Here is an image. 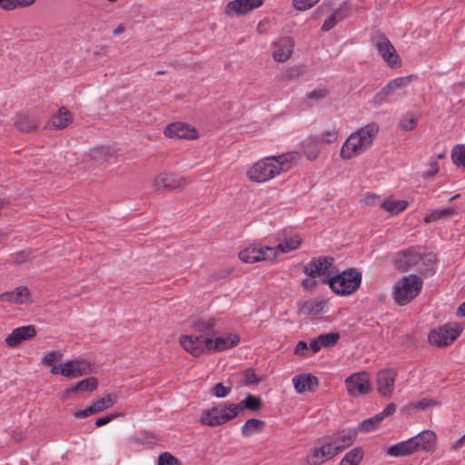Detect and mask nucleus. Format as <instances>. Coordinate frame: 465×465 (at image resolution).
Here are the masks:
<instances>
[{
    "mask_svg": "<svg viewBox=\"0 0 465 465\" xmlns=\"http://www.w3.org/2000/svg\"><path fill=\"white\" fill-rule=\"evenodd\" d=\"M293 51V41L290 37H282L272 43V57L276 62H286Z\"/></svg>",
    "mask_w": 465,
    "mask_h": 465,
    "instance_id": "nucleus-16",
    "label": "nucleus"
},
{
    "mask_svg": "<svg viewBox=\"0 0 465 465\" xmlns=\"http://www.w3.org/2000/svg\"><path fill=\"white\" fill-rule=\"evenodd\" d=\"M95 414L93 405L91 404L84 410H79L74 413V417L77 419H83L90 415Z\"/></svg>",
    "mask_w": 465,
    "mask_h": 465,
    "instance_id": "nucleus-57",
    "label": "nucleus"
},
{
    "mask_svg": "<svg viewBox=\"0 0 465 465\" xmlns=\"http://www.w3.org/2000/svg\"><path fill=\"white\" fill-rule=\"evenodd\" d=\"M238 415L235 404H221L204 411L201 416L202 423L215 427L224 424Z\"/></svg>",
    "mask_w": 465,
    "mask_h": 465,
    "instance_id": "nucleus-5",
    "label": "nucleus"
},
{
    "mask_svg": "<svg viewBox=\"0 0 465 465\" xmlns=\"http://www.w3.org/2000/svg\"><path fill=\"white\" fill-rule=\"evenodd\" d=\"M381 91L388 96H391L394 94L396 89L394 84L390 81L382 89Z\"/></svg>",
    "mask_w": 465,
    "mask_h": 465,
    "instance_id": "nucleus-62",
    "label": "nucleus"
},
{
    "mask_svg": "<svg viewBox=\"0 0 465 465\" xmlns=\"http://www.w3.org/2000/svg\"><path fill=\"white\" fill-rule=\"evenodd\" d=\"M265 422L258 419L247 420L242 427V433L244 437H250L263 430Z\"/></svg>",
    "mask_w": 465,
    "mask_h": 465,
    "instance_id": "nucleus-34",
    "label": "nucleus"
},
{
    "mask_svg": "<svg viewBox=\"0 0 465 465\" xmlns=\"http://www.w3.org/2000/svg\"><path fill=\"white\" fill-rule=\"evenodd\" d=\"M330 92L327 88H317L306 94L307 99L313 100L315 102L322 101L329 95Z\"/></svg>",
    "mask_w": 465,
    "mask_h": 465,
    "instance_id": "nucleus-47",
    "label": "nucleus"
},
{
    "mask_svg": "<svg viewBox=\"0 0 465 465\" xmlns=\"http://www.w3.org/2000/svg\"><path fill=\"white\" fill-rule=\"evenodd\" d=\"M35 334L36 331L33 325L18 327L14 329L9 336L6 337L5 343L9 347H16L22 341L35 337Z\"/></svg>",
    "mask_w": 465,
    "mask_h": 465,
    "instance_id": "nucleus-19",
    "label": "nucleus"
},
{
    "mask_svg": "<svg viewBox=\"0 0 465 465\" xmlns=\"http://www.w3.org/2000/svg\"><path fill=\"white\" fill-rule=\"evenodd\" d=\"M300 159V153L291 151L280 155H272L257 162L247 172L250 180L256 183L267 182L289 169V163Z\"/></svg>",
    "mask_w": 465,
    "mask_h": 465,
    "instance_id": "nucleus-1",
    "label": "nucleus"
},
{
    "mask_svg": "<svg viewBox=\"0 0 465 465\" xmlns=\"http://www.w3.org/2000/svg\"><path fill=\"white\" fill-rule=\"evenodd\" d=\"M320 143L321 138H317L316 136H310L301 143L306 157L310 161H313L318 157L320 153Z\"/></svg>",
    "mask_w": 465,
    "mask_h": 465,
    "instance_id": "nucleus-28",
    "label": "nucleus"
},
{
    "mask_svg": "<svg viewBox=\"0 0 465 465\" xmlns=\"http://www.w3.org/2000/svg\"><path fill=\"white\" fill-rule=\"evenodd\" d=\"M16 126L20 131L29 133L38 127V123L35 118L23 116L16 122Z\"/></svg>",
    "mask_w": 465,
    "mask_h": 465,
    "instance_id": "nucleus-42",
    "label": "nucleus"
},
{
    "mask_svg": "<svg viewBox=\"0 0 465 465\" xmlns=\"http://www.w3.org/2000/svg\"><path fill=\"white\" fill-rule=\"evenodd\" d=\"M90 155L94 160L98 162H110L111 159L114 157L115 152L112 147L108 145H103L92 149Z\"/></svg>",
    "mask_w": 465,
    "mask_h": 465,
    "instance_id": "nucleus-30",
    "label": "nucleus"
},
{
    "mask_svg": "<svg viewBox=\"0 0 465 465\" xmlns=\"http://www.w3.org/2000/svg\"><path fill=\"white\" fill-rule=\"evenodd\" d=\"M463 326L457 322H448L432 330L429 334V341L437 347L451 344L460 334Z\"/></svg>",
    "mask_w": 465,
    "mask_h": 465,
    "instance_id": "nucleus-6",
    "label": "nucleus"
},
{
    "mask_svg": "<svg viewBox=\"0 0 465 465\" xmlns=\"http://www.w3.org/2000/svg\"><path fill=\"white\" fill-rule=\"evenodd\" d=\"M322 282L328 283L333 292L346 296L358 291L361 282V273L351 268L331 277L328 275L322 279Z\"/></svg>",
    "mask_w": 465,
    "mask_h": 465,
    "instance_id": "nucleus-3",
    "label": "nucleus"
},
{
    "mask_svg": "<svg viewBox=\"0 0 465 465\" xmlns=\"http://www.w3.org/2000/svg\"><path fill=\"white\" fill-rule=\"evenodd\" d=\"M307 68L305 65L297 64L291 66L282 73V79L285 81L296 80L304 75Z\"/></svg>",
    "mask_w": 465,
    "mask_h": 465,
    "instance_id": "nucleus-39",
    "label": "nucleus"
},
{
    "mask_svg": "<svg viewBox=\"0 0 465 465\" xmlns=\"http://www.w3.org/2000/svg\"><path fill=\"white\" fill-rule=\"evenodd\" d=\"M98 381L95 377H89L84 380L80 381L74 386L70 389H67V392H84V391H94L97 389Z\"/></svg>",
    "mask_w": 465,
    "mask_h": 465,
    "instance_id": "nucleus-32",
    "label": "nucleus"
},
{
    "mask_svg": "<svg viewBox=\"0 0 465 465\" xmlns=\"http://www.w3.org/2000/svg\"><path fill=\"white\" fill-rule=\"evenodd\" d=\"M439 403L431 399L423 398L420 401L415 402H410L405 406V410L408 411H414L416 410H425L429 407L438 405Z\"/></svg>",
    "mask_w": 465,
    "mask_h": 465,
    "instance_id": "nucleus-44",
    "label": "nucleus"
},
{
    "mask_svg": "<svg viewBox=\"0 0 465 465\" xmlns=\"http://www.w3.org/2000/svg\"><path fill=\"white\" fill-rule=\"evenodd\" d=\"M348 393L352 397L368 394L371 391L370 379L366 372L351 374L345 380Z\"/></svg>",
    "mask_w": 465,
    "mask_h": 465,
    "instance_id": "nucleus-9",
    "label": "nucleus"
},
{
    "mask_svg": "<svg viewBox=\"0 0 465 465\" xmlns=\"http://www.w3.org/2000/svg\"><path fill=\"white\" fill-rule=\"evenodd\" d=\"M302 240L299 236H293L290 239H287L285 242L279 243L275 247H271V249H274L275 251V258L277 257L278 252L287 253L293 250H296L300 247Z\"/></svg>",
    "mask_w": 465,
    "mask_h": 465,
    "instance_id": "nucleus-36",
    "label": "nucleus"
},
{
    "mask_svg": "<svg viewBox=\"0 0 465 465\" xmlns=\"http://www.w3.org/2000/svg\"><path fill=\"white\" fill-rule=\"evenodd\" d=\"M416 452L413 440L411 438L389 447L386 451L387 455L391 457H404Z\"/></svg>",
    "mask_w": 465,
    "mask_h": 465,
    "instance_id": "nucleus-25",
    "label": "nucleus"
},
{
    "mask_svg": "<svg viewBox=\"0 0 465 465\" xmlns=\"http://www.w3.org/2000/svg\"><path fill=\"white\" fill-rule=\"evenodd\" d=\"M411 80H412V75H408V76L397 77L391 81L394 84L395 89L398 90V89H401V88H404L407 85H409L411 83Z\"/></svg>",
    "mask_w": 465,
    "mask_h": 465,
    "instance_id": "nucleus-53",
    "label": "nucleus"
},
{
    "mask_svg": "<svg viewBox=\"0 0 465 465\" xmlns=\"http://www.w3.org/2000/svg\"><path fill=\"white\" fill-rule=\"evenodd\" d=\"M189 182L184 177H175L169 173H161L153 181V187L155 190L161 189H176L187 184Z\"/></svg>",
    "mask_w": 465,
    "mask_h": 465,
    "instance_id": "nucleus-17",
    "label": "nucleus"
},
{
    "mask_svg": "<svg viewBox=\"0 0 465 465\" xmlns=\"http://www.w3.org/2000/svg\"><path fill=\"white\" fill-rule=\"evenodd\" d=\"M61 357L62 354L58 351H52L43 358V362L49 366H53L54 363H55Z\"/></svg>",
    "mask_w": 465,
    "mask_h": 465,
    "instance_id": "nucleus-54",
    "label": "nucleus"
},
{
    "mask_svg": "<svg viewBox=\"0 0 465 465\" xmlns=\"http://www.w3.org/2000/svg\"><path fill=\"white\" fill-rule=\"evenodd\" d=\"M408 202L404 200L395 201L387 199L381 203V206L391 215H394L403 212L408 207Z\"/></svg>",
    "mask_w": 465,
    "mask_h": 465,
    "instance_id": "nucleus-38",
    "label": "nucleus"
},
{
    "mask_svg": "<svg viewBox=\"0 0 465 465\" xmlns=\"http://www.w3.org/2000/svg\"><path fill=\"white\" fill-rule=\"evenodd\" d=\"M339 132L337 129L332 128L331 130L325 131L321 136H316L317 138H321V143H331L335 142L338 139Z\"/></svg>",
    "mask_w": 465,
    "mask_h": 465,
    "instance_id": "nucleus-50",
    "label": "nucleus"
},
{
    "mask_svg": "<svg viewBox=\"0 0 465 465\" xmlns=\"http://www.w3.org/2000/svg\"><path fill=\"white\" fill-rule=\"evenodd\" d=\"M388 96L381 90L372 97V104L374 105H381L388 101Z\"/></svg>",
    "mask_w": 465,
    "mask_h": 465,
    "instance_id": "nucleus-56",
    "label": "nucleus"
},
{
    "mask_svg": "<svg viewBox=\"0 0 465 465\" xmlns=\"http://www.w3.org/2000/svg\"><path fill=\"white\" fill-rule=\"evenodd\" d=\"M331 15L335 18V20L337 22H340L341 20H343L346 16L345 15V10L343 8H337L332 14Z\"/></svg>",
    "mask_w": 465,
    "mask_h": 465,
    "instance_id": "nucleus-64",
    "label": "nucleus"
},
{
    "mask_svg": "<svg viewBox=\"0 0 465 465\" xmlns=\"http://www.w3.org/2000/svg\"><path fill=\"white\" fill-rule=\"evenodd\" d=\"M62 375L66 378H76L87 374L90 371L89 363L85 360L74 359L64 363Z\"/></svg>",
    "mask_w": 465,
    "mask_h": 465,
    "instance_id": "nucleus-18",
    "label": "nucleus"
},
{
    "mask_svg": "<svg viewBox=\"0 0 465 465\" xmlns=\"http://www.w3.org/2000/svg\"><path fill=\"white\" fill-rule=\"evenodd\" d=\"M382 421V417L379 416V414L374 415L373 417H371L367 420H364L361 424L358 426L357 430L361 432H369L376 430L378 426Z\"/></svg>",
    "mask_w": 465,
    "mask_h": 465,
    "instance_id": "nucleus-40",
    "label": "nucleus"
},
{
    "mask_svg": "<svg viewBox=\"0 0 465 465\" xmlns=\"http://www.w3.org/2000/svg\"><path fill=\"white\" fill-rule=\"evenodd\" d=\"M340 339L338 332L323 333L311 340L310 349L313 352L320 351L322 348H331L337 344Z\"/></svg>",
    "mask_w": 465,
    "mask_h": 465,
    "instance_id": "nucleus-23",
    "label": "nucleus"
},
{
    "mask_svg": "<svg viewBox=\"0 0 465 465\" xmlns=\"http://www.w3.org/2000/svg\"><path fill=\"white\" fill-rule=\"evenodd\" d=\"M337 23L338 22L335 20V18L331 15L328 18L325 19V21L322 26V31H323V32L330 31L337 25Z\"/></svg>",
    "mask_w": 465,
    "mask_h": 465,
    "instance_id": "nucleus-60",
    "label": "nucleus"
},
{
    "mask_svg": "<svg viewBox=\"0 0 465 465\" xmlns=\"http://www.w3.org/2000/svg\"><path fill=\"white\" fill-rule=\"evenodd\" d=\"M455 213V210L453 208H444L441 210H434L429 215H427L424 219L426 223H430L433 221L440 220L441 218L451 216Z\"/></svg>",
    "mask_w": 465,
    "mask_h": 465,
    "instance_id": "nucleus-45",
    "label": "nucleus"
},
{
    "mask_svg": "<svg viewBox=\"0 0 465 465\" xmlns=\"http://www.w3.org/2000/svg\"><path fill=\"white\" fill-rule=\"evenodd\" d=\"M396 371L393 369L381 370L377 373V391L386 398H391L396 380Z\"/></svg>",
    "mask_w": 465,
    "mask_h": 465,
    "instance_id": "nucleus-11",
    "label": "nucleus"
},
{
    "mask_svg": "<svg viewBox=\"0 0 465 465\" xmlns=\"http://www.w3.org/2000/svg\"><path fill=\"white\" fill-rule=\"evenodd\" d=\"M364 457V450L361 447H356L345 454L340 465H360Z\"/></svg>",
    "mask_w": 465,
    "mask_h": 465,
    "instance_id": "nucleus-33",
    "label": "nucleus"
},
{
    "mask_svg": "<svg viewBox=\"0 0 465 465\" xmlns=\"http://www.w3.org/2000/svg\"><path fill=\"white\" fill-rule=\"evenodd\" d=\"M0 301L16 304H25L32 302L30 292L25 286H19L14 291L0 294Z\"/></svg>",
    "mask_w": 465,
    "mask_h": 465,
    "instance_id": "nucleus-22",
    "label": "nucleus"
},
{
    "mask_svg": "<svg viewBox=\"0 0 465 465\" xmlns=\"http://www.w3.org/2000/svg\"><path fill=\"white\" fill-rule=\"evenodd\" d=\"M358 431L359 430H357V429L356 430H354V429L349 430L346 432H344L341 437L337 438L335 443H338V444L334 445V446H335V449L337 450L338 453L342 451L344 449L350 447L351 445H352V443L356 440Z\"/></svg>",
    "mask_w": 465,
    "mask_h": 465,
    "instance_id": "nucleus-35",
    "label": "nucleus"
},
{
    "mask_svg": "<svg viewBox=\"0 0 465 465\" xmlns=\"http://www.w3.org/2000/svg\"><path fill=\"white\" fill-rule=\"evenodd\" d=\"M262 405L261 398L252 394L247 395L244 400L235 404L238 413L245 409L252 411H258L262 409Z\"/></svg>",
    "mask_w": 465,
    "mask_h": 465,
    "instance_id": "nucleus-29",
    "label": "nucleus"
},
{
    "mask_svg": "<svg viewBox=\"0 0 465 465\" xmlns=\"http://www.w3.org/2000/svg\"><path fill=\"white\" fill-rule=\"evenodd\" d=\"M320 0H293V7L299 11H305L314 6Z\"/></svg>",
    "mask_w": 465,
    "mask_h": 465,
    "instance_id": "nucleus-51",
    "label": "nucleus"
},
{
    "mask_svg": "<svg viewBox=\"0 0 465 465\" xmlns=\"http://www.w3.org/2000/svg\"><path fill=\"white\" fill-rule=\"evenodd\" d=\"M165 136L179 139H194L197 137V132L189 124L176 122L169 124L163 130Z\"/></svg>",
    "mask_w": 465,
    "mask_h": 465,
    "instance_id": "nucleus-15",
    "label": "nucleus"
},
{
    "mask_svg": "<svg viewBox=\"0 0 465 465\" xmlns=\"http://www.w3.org/2000/svg\"><path fill=\"white\" fill-rule=\"evenodd\" d=\"M231 386L225 387L223 383L219 382L213 387V393L218 398H224L231 392Z\"/></svg>",
    "mask_w": 465,
    "mask_h": 465,
    "instance_id": "nucleus-52",
    "label": "nucleus"
},
{
    "mask_svg": "<svg viewBox=\"0 0 465 465\" xmlns=\"http://www.w3.org/2000/svg\"><path fill=\"white\" fill-rule=\"evenodd\" d=\"M35 0H0V7L5 11H12L17 7H27Z\"/></svg>",
    "mask_w": 465,
    "mask_h": 465,
    "instance_id": "nucleus-41",
    "label": "nucleus"
},
{
    "mask_svg": "<svg viewBox=\"0 0 465 465\" xmlns=\"http://www.w3.org/2000/svg\"><path fill=\"white\" fill-rule=\"evenodd\" d=\"M318 285V282L315 280V278H311L308 276V278H305L302 282V287L308 291H312L315 289Z\"/></svg>",
    "mask_w": 465,
    "mask_h": 465,
    "instance_id": "nucleus-55",
    "label": "nucleus"
},
{
    "mask_svg": "<svg viewBox=\"0 0 465 465\" xmlns=\"http://www.w3.org/2000/svg\"><path fill=\"white\" fill-rule=\"evenodd\" d=\"M242 375H243V384L246 386L256 385L262 381L260 378H258L256 376L253 369L245 370L243 371Z\"/></svg>",
    "mask_w": 465,
    "mask_h": 465,
    "instance_id": "nucleus-48",
    "label": "nucleus"
},
{
    "mask_svg": "<svg viewBox=\"0 0 465 465\" xmlns=\"http://www.w3.org/2000/svg\"><path fill=\"white\" fill-rule=\"evenodd\" d=\"M451 159L456 165L465 168V144H458L452 148Z\"/></svg>",
    "mask_w": 465,
    "mask_h": 465,
    "instance_id": "nucleus-43",
    "label": "nucleus"
},
{
    "mask_svg": "<svg viewBox=\"0 0 465 465\" xmlns=\"http://www.w3.org/2000/svg\"><path fill=\"white\" fill-rule=\"evenodd\" d=\"M371 42L378 54L391 67L401 64V59L389 38L381 32H375L371 36Z\"/></svg>",
    "mask_w": 465,
    "mask_h": 465,
    "instance_id": "nucleus-7",
    "label": "nucleus"
},
{
    "mask_svg": "<svg viewBox=\"0 0 465 465\" xmlns=\"http://www.w3.org/2000/svg\"><path fill=\"white\" fill-rule=\"evenodd\" d=\"M423 286L422 279L416 274L403 276L393 286L392 296L399 306L409 304L417 297Z\"/></svg>",
    "mask_w": 465,
    "mask_h": 465,
    "instance_id": "nucleus-4",
    "label": "nucleus"
},
{
    "mask_svg": "<svg viewBox=\"0 0 465 465\" xmlns=\"http://www.w3.org/2000/svg\"><path fill=\"white\" fill-rule=\"evenodd\" d=\"M240 341V337L237 334H230L227 337H219L215 340L206 337L204 339L207 351H225L236 346Z\"/></svg>",
    "mask_w": 465,
    "mask_h": 465,
    "instance_id": "nucleus-20",
    "label": "nucleus"
},
{
    "mask_svg": "<svg viewBox=\"0 0 465 465\" xmlns=\"http://www.w3.org/2000/svg\"><path fill=\"white\" fill-rule=\"evenodd\" d=\"M238 256L241 261L246 263L273 261L275 260V251L267 246L252 245L241 251Z\"/></svg>",
    "mask_w": 465,
    "mask_h": 465,
    "instance_id": "nucleus-8",
    "label": "nucleus"
},
{
    "mask_svg": "<svg viewBox=\"0 0 465 465\" xmlns=\"http://www.w3.org/2000/svg\"><path fill=\"white\" fill-rule=\"evenodd\" d=\"M333 262L334 258L331 256L314 257L304 266L302 271L311 278L322 277L326 275Z\"/></svg>",
    "mask_w": 465,
    "mask_h": 465,
    "instance_id": "nucleus-10",
    "label": "nucleus"
},
{
    "mask_svg": "<svg viewBox=\"0 0 465 465\" xmlns=\"http://www.w3.org/2000/svg\"><path fill=\"white\" fill-rule=\"evenodd\" d=\"M420 260L421 257L419 253L414 252L411 250H407L398 253L395 264L399 270L406 272L412 266L416 265Z\"/></svg>",
    "mask_w": 465,
    "mask_h": 465,
    "instance_id": "nucleus-24",
    "label": "nucleus"
},
{
    "mask_svg": "<svg viewBox=\"0 0 465 465\" xmlns=\"http://www.w3.org/2000/svg\"><path fill=\"white\" fill-rule=\"evenodd\" d=\"M310 348V346H308V344L303 341H300L296 347H295V350H294V353L296 355H300V356H305V351Z\"/></svg>",
    "mask_w": 465,
    "mask_h": 465,
    "instance_id": "nucleus-61",
    "label": "nucleus"
},
{
    "mask_svg": "<svg viewBox=\"0 0 465 465\" xmlns=\"http://www.w3.org/2000/svg\"><path fill=\"white\" fill-rule=\"evenodd\" d=\"M338 454L335 446L331 443H326L322 446H316L311 450V453L307 458L310 465H322L325 461L332 459Z\"/></svg>",
    "mask_w": 465,
    "mask_h": 465,
    "instance_id": "nucleus-13",
    "label": "nucleus"
},
{
    "mask_svg": "<svg viewBox=\"0 0 465 465\" xmlns=\"http://www.w3.org/2000/svg\"><path fill=\"white\" fill-rule=\"evenodd\" d=\"M411 439L413 440L417 452L431 451L436 446V434L430 430H423Z\"/></svg>",
    "mask_w": 465,
    "mask_h": 465,
    "instance_id": "nucleus-21",
    "label": "nucleus"
},
{
    "mask_svg": "<svg viewBox=\"0 0 465 465\" xmlns=\"http://www.w3.org/2000/svg\"><path fill=\"white\" fill-rule=\"evenodd\" d=\"M331 15L335 18V20L337 22H340L341 20H343L346 16L345 15V10L343 8H337L332 14Z\"/></svg>",
    "mask_w": 465,
    "mask_h": 465,
    "instance_id": "nucleus-63",
    "label": "nucleus"
},
{
    "mask_svg": "<svg viewBox=\"0 0 465 465\" xmlns=\"http://www.w3.org/2000/svg\"><path fill=\"white\" fill-rule=\"evenodd\" d=\"M118 416V414H109L104 417H100L96 419L95 420V426L96 427H102L104 425H106L110 421H112L114 419H115Z\"/></svg>",
    "mask_w": 465,
    "mask_h": 465,
    "instance_id": "nucleus-59",
    "label": "nucleus"
},
{
    "mask_svg": "<svg viewBox=\"0 0 465 465\" xmlns=\"http://www.w3.org/2000/svg\"><path fill=\"white\" fill-rule=\"evenodd\" d=\"M117 401L115 394L108 393L92 403L95 413L102 412L113 407Z\"/></svg>",
    "mask_w": 465,
    "mask_h": 465,
    "instance_id": "nucleus-37",
    "label": "nucleus"
},
{
    "mask_svg": "<svg viewBox=\"0 0 465 465\" xmlns=\"http://www.w3.org/2000/svg\"><path fill=\"white\" fill-rule=\"evenodd\" d=\"M262 0H233L229 2L224 9L228 16L243 15L262 5Z\"/></svg>",
    "mask_w": 465,
    "mask_h": 465,
    "instance_id": "nucleus-12",
    "label": "nucleus"
},
{
    "mask_svg": "<svg viewBox=\"0 0 465 465\" xmlns=\"http://www.w3.org/2000/svg\"><path fill=\"white\" fill-rule=\"evenodd\" d=\"M292 383L299 393L306 391H313L319 384L318 379L312 374L296 375L292 378Z\"/></svg>",
    "mask_w": 465,
    "mask_h": 465,
    "instance_id": "nucleus-26",
    "label": "nucleus"
},
{
    "mask_svg": "<svg viewBox=\"0 0 465 465\" xmlns=\"http://www.w3.org/2000/svg\"><path fill=\"white\" fill-rule=\"evenodd\" d=\"M158 465H181V463L169 452H163L158 458Z\"/></svg>",
    "mask_w": 465,
    "mask_h": 465,
    "instance_id": "nucleus-49",
    "label": "nucleus"
},
{
    "mask_svg": "<svg viewBox=\"0 0 465 465\" xmlns=\"http://www.w3.org/2000/svg\"><path fill=\"white\" fill-rule=\"evenodd\" d=\"M72 121L71 113L65 108L61 107L56 114H54L48 122V125L54 129H64Z\"/></svg>",
    "mask_w": 465,
    "mask_h": 465,
    "instance_id": "nucleus-27",
    "label": "nucleus"
},
{
    "mask_svg": "<svg viewBox=\"0 0 465 465\" xmlns=\"http://www.w3.org/2000/svg\"><path fill=\"white\" fill-rule=\"evenodd\" d=\"M395 411H396V405H395V403L391 402L384 408V410L381 412H380L378 414L380 417L381 416L382 417V420H383L386 417L391 416Z\"/></svg>",
    "mask_w": 465,
    "mask_h": 465,
    "instance_id": "nucleus-58",
    "label": "nucleus"
},
{
    "mask_svg": "<svg viewBox=\"0 0 465 465\" xmlns=\"http://www.w3.org/2000/svg\"><path fill=\"white\" fill-rule=\"evenodd\" d=\"M378 132L379 125L371 123L351 133L341 148V157L349 160L364 153L372 144Z\"/></svg>",
    "mask_w": 465,
    "mask_h": 465,
    "instance_id": "nucleus-2",
    "label": "nucleus"
},
{
    "mask_svg": "<svg viewBox=\"0 0 465 465\" xmlns=\"http://www.w3.org/2000/svg\"><path fill=\"white\" fill-rule=\"evenodd\" d=\"M419 122V118L413 114H407L399 123V126L401 130L411 131L413 130Z\"/></svg>",
    "mask_w": 465,
    "mask_h": 465,
    "instance_id": "nucleus-46",
    "label": "nucleus"
},
{
    "mask_svg": "<svg viewBox=\"0 0 465 465\" xmlns=\"http://www.w3.org/2000/svg\"><path fill=\"white\" fill-rule=\"evenodd\" d=\"M192 328L196 332L203 335L212 336L214 334V320L213 319H200L193 322Z\"/></svg>",
    "mask_w": 465,
    "mask_h": 465,
    "instance_id": "nucleus-31",
    "label": "nucleus"
},
{
    "mask_svg": "<svg viewBox=\"0 0 465 465\" xmlns=\"http://www.w3.org/2000/svg\"><path fill=\"white\" fill-rule=\"evenodd\" d=\"M204 339L202 335H181L179 342L187 352L194 357H199L207 350Z\"/></svg>",
    "mask_w": 465,
    "mask_h": 465,
    "instance_id": "nucleus-14",
    "label": "nucleus"
}]
</instances>
